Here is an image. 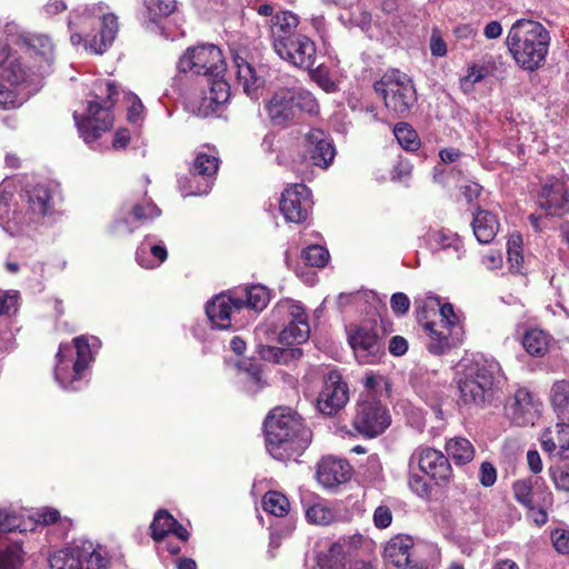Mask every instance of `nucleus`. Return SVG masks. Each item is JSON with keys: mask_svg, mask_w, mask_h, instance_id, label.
<instances>
[{"mask_svg": "<svg viewBox=\"0 0 569 569\" xmlns=\"http://www.w3.org/2000/svg\"><path fill=\"white\" fill-rule=\"evenodd\" d=\"M72 46H83L90 53L102 54L119 31L118 17L103 3L83 6L70 13L68 23Z\"/></svg>", "mask_w": 569, "mask_h": 569, "instance_id": "nucleus-1", "label": "nucleus"}, {"mask_svg": "<svg viewBox=\"0 0 569 569\" xmlns=\"http://www.w3.org/2000/svg\"><path fill=\"white\" fill-rule=\"evenodd\" d=\"M266 446L277 460L302 453L311 441V431L301 416L288 407L274 408L264 420Z\"/></svg>", "mask_w": 569, "mask_h": 569, "instance_id": "nucleus-2", "label": "nucleus"}, {"mask_svg": "<svg viewBox=\"0 0 569 569\" xmlns=\"http://www.w3.org/2000/svg\"><path fill=\"white\" fill-rule=\"evenodd\" d=\"M506 43L521 69L535 71L546 60L550 36L540 22L520 19L511 26Z\"/></svg>", "mask_w": 569, "mask_h": 569, "instance_id": "nucleus-3", "label": "nucleus"}, {"mask_svg": "<svg viewBox=\"0 0 569 569\" xmlns=\"http://www.w3.org/2000/svg\"><path fill=\"white\" fill-rule=\"evenodd\" d=\"M375 542L360 535L340 537L317 559L319 569H377Z\"/></svg>", "mask_w": 569, "mask_h": 569, "instance_id": "nucleus-4", "label": "nucleus"}, {"mask_svg": "<svg viewBox=\"0 0 569 569\" xmlns=\"http://www.w3.org/2000/svg\"><path fill=\"white\" fill-rule=\"evenodd\" d=\"M93 96L94 100L88 102L84 116L79 117L77 112L73 114L78 131L87 143L94 141L111 128L113 117L110 109L119 92L114 83L101 80L94 84Z\"/></svg>", "mask_w": 569, "mask_h": 569, "instance_id": "nucleus-5", "label": "nucleus"}, {"mask_svg": "<svg viewBox=\"0 0 569 569\" xmlns=\"http://www.w3.org/2000/svg\"><path fill=\"white\" fill-rule=\"evenodd\" d=\"M499 365L493 360L480 359L471 363L458 381V403L467 409L482 408L490 396Z\"/></svg>", "mask_w": 569, "mask_h": 569, "instance_id": "nucleus-6", "label": "nucleus"}, {"mask_svg": "<svg viewBox=\"0 0 569 569\" xmlns=\"http://www.w3.org/2000/svg\"><path fill=\"white\" fill-rule=\"evenodd\" d=\"M12 194L0 189V223L13 234L23 224H29L43 217L51 208V192L47 186L38 184L27 191L28 211L10 210Z\"/></svg>", "mask_w": 569, "mask_h": 569, "instance_id": "nucleus-7", "label": "nucleus"}, {"mask_svg": "<svg viewBox=\"0 0 569 569\" xmlns=\"http://www.w3.org/2000/svg\"><path fill=\"white\" fill-rule=\"evenodd\" d=\"M440 308V321H425L421 326L428 336L427 349L433 355L447 353L462 342L463 327L451 303L440 305L438 298H432Z\"/></svg>", "mask_w": 569, "mask_h": 569, "instance_id": "nucleus-8", "label": "nucleus"}, {"mask_svg": "<svg viewBox=\"0 0 569 569\" xmlns=\"http://www.w3.org/2000/svg\"><path fill=\"white\" fill-rule=\"evenodd\" d=\"M375 90L382 96L386 108L396 116H406L417 101L411 79L398 70L386 73L375 83Z\"/></svg>", "mask_w": 569, "mask_h": 569, "instance_id": "nucleus-9", "label": "nucleus"}, {"mask_svg": "<svg viewBox=\"0 0 569 569\" xmlns=\"http://www.w3.org/2000/svg\"><path fill=\"white\" fill-rule=\"evenodd\" d=\"M177 67L180 72L204 76L207 80L223 79L227 70L222 51L214 44L189 48Z\"/></svg>", "mask_w": 569, "mask_h": 569, "instance_id": "nucleus-10", "label": "nucleus"}, {"mask_svg": "<svg viewBox=\"0 0 569 569\" xmlns=\"http://www.w3.org/2000/svg\"><path fill=\"white\" fill-rule=\"evenodd\" d=\"M274 317L288 322L279 335V341L287 348L306 342L310 335V326L302 305L292 299L280 300L274 309Z\"/></svg>", "mask_w": 569, "mask_h": 569, "instance_id": "nucleus-11", "label": "nucleus"}, {"mask_svg": "<svg viewBox=\"0 0 569 569\" xmlns=\"http://www.w3.org/2000/svg\"><path fill=\"white\" fill-rule=\"evenodd\" d=\"M27 78L19 57L11 53L7 46L0 44V107L14 109L22 104L18 87Z\"/></svg>", "mask_w": 569, "mask_h": 569, "instance_id": "nucleus-12", "label": "nucleus"}, {"mask_svg": "<svg viewBox=\"0 0 569 569\" xmlns=\"http://www.w3.org/2000/svg\"><path fill=\"white\" fill-rule=\"evenodd\" d=\"M389 425V412L376 397L360 398L353 418V427L359 433L375 438L381 435Z\"/></svg>", "mask_w": 569, "mask_h": 569, "instance_id": "nucleus-13", "label": "nucleus"}, {"mask_svg": "<svg viewBox=\"0 0 569 569\" xmlns=\"http://www.w3.org/2000/svg\"><path fill=\"white\" fill-rule=\"evenodd\" d=\"M416 467L438 485L447 483L452 477L449 459L433 448L419 447L411 453L409 469L413 471Z\"/></svg>", "mask_w": 569, "mask_h": 569, "instance_id": "nucleus-14", "label": "nucleus"}, {"mask_svg": "<svg viewBox=\"0 0 569 569\" xmlns=\"http://www.w3.org/2000/svg\"><path fill=\"white\" fill-rule=\"evenodd\" d=\"M312 207L311 191L303 183L288 186L280 200V211L289 222L301 223L307 220Z\"/></svg>", "mask_w": 569, "mask_h": 569, "instance_id": "nucleus-15", "label": "nucleus"}, {"mask_svg": "<svg viewBox=\"0 0 569 569\" xmlns=\"http://www.w3.org/2000/svg\"><path fill=\"white\" fill-rule=\"evenodd\" d=\"M283 61L301 69L310 70L316 64L315 42L307 36L297 33L276 51Z\"/></svg>", "mask_w": 569, "mask_h": 569, "instance_id": "nucleus-16", "label": "nucleus"}, {"mask_svg": "<svg viewBox=\"0 0 569 569\" xmlns=\"http://www.w3.org/2000/svg\"><path fill=\"white\" fill-rule=\"evenodd\" d=\"M349 400L346 382L337 371H330L323 379V386L317 399L321 413L332 416L342 409Z\"/></svg>", "mask_w": 569, "mask_h": 569, "instance_id": "nucleus-17", "label": "nucleus"}, {"mask_svg": "<svg viewBox=\"0 0 569 569\" xmlns=\"http://www.w3.org/2000/svg\"><path fill=\"white\" fill-rule=\"evenodd\" d=\"M413 540L406 535L391 538L383 550L385 560L399 569H429L425 562L413 558Z\"/></svg>", "mask_w": 569, "mask_h": 569, "instance_id": "nucleus-18", "label": "nucleus"}, {"mask_svg": "<svg viewBox=\"0 0 569 569\" xmlns=\"http://www.w3.org/2000/svg\"><path fill=\"white\" fill-rule=\"evenodd\" d=\"M244 308V301L236 293H220L206 307V313L218 329H229L232 316Z\"/></svg>", "mask_w": 569, "mask_h": 569, "instance_id": "nucleus-19", "label": "nucleus"}, {"mask_svg": "<svg viewBox=\"0 0 569 569\" xmlns=\"http://www.w3.org/2000/svg\"><path fill=\"white\" fill-rule=\"evenodd\" d=\"M266 111L273 126L284 127L296 121L295 89L282 88L276 91L267 101Z\"/></svg>", "mask_w": 569, "mask_h": 569, "instance_id": "nucleus-20", "label": "nucleus"}, {"mask_svg": "<svg viewBox=\"0 0 569 569\" xmlns=\"http://www.w3.org/2000/svg\"><path fill=\"white\" fill-rule=\"evenodd\" d=\"M161 211L149 199L141 202L126 204L122 209V217L116 221L113 229L117 233H131L138 223H144L159 217Z\"/></svg>", "mask_w": 569, "mask_h": 569, "instance_id": "nucleus-21", "label": "nucleus"}, {"mask_svg": "<svg viewBox=\"0 0 569 569\" xmlns=\"http://www.w3.org/2000/svg\"><path fill=\"white\" fill-rule=\"evenodd\" d=\"M336 151L325 131L311 129L305 137V158L319 168L326 169L332 162Z\"/></svg>", "mask_w": 569, "mask_h": 569, "instance_id": "nucleus-22", "label": "nucleus"}, {"mask_svg": "<svg viewBox=\"0 0 569 569\" xmlns=\"http://www.w3.org/2000/svg\"><path fill=\"white\" fill-rule=\"evenodd\" d=\"M349 343L361 363H375L382 355V346L376 332L358 328L349 336Z\"/></svg>", "mask_w": 569, "mask_h": 569, "instance_id": "nucleus-23", "label": "nucleus"}, {"mask_svg": "<svg viewBox=\"0 0 569 569\" xmlns=\"http://www.w3.org/2000/svg\"><path fill=\"white\" fill-rule=\"evenodd\" d=\"M56 358L54 378L57 382L66 390H78L86 370H81L79 375L73 373V363L76 362L73 347L61 345Z\"/></svg>", "mask_w": 569, "mask_h": 569, "instance_id": "nucleus-24", "label": "nucleus"}, {"mask_svg": "<svg viewBox=\"0 0 569 569\" xmlns=\"http://www.w3.org/2000/svg\"><path fill=\"white\" fill-rule=\"evenodd\" d=\"M269 32V39L274 52L282 47V43L296 36L300 23L299 17L291 11L276 12L270 19L266 20Z\"/></svg>", "mask_w": 569, "mask_h": 569, "instance_id": "nucleus-25", "label": "nucleus"}, {"mask_svg": "<svg viewBox=\"0 0 569 569\" xmlns=\"http://www.w3.org/2000/svg\"><path fill=\"white\" fill-rule=\"evenodd\" d=\"M538 203L549 216H561L568 210V193L563 182L552 180L543 184Z\"/></svg>", "mask_w": 569, "mask_h": 569, "instance_id": "nucleus-26", "label": "nucleus"}, {"mask_svg": "<svg viewBox=\"0 0 569 569\" xmlns=\"http://www.w3.org/2000/svg\"><path fill=\"white\" fill-rule=\"evenodd\" d=\"M351 477V467L343 460L333 457H326L318 463L317 478L326 488L347 482Z\"/></svg>", "mask_w": 569, "mask_h": 569, "instance_id": "nucleus-27", "label": "nucleus"}, {"mask_svg": "<svg viewBox=\"0 0 569 569\" xmlns=\"http://www.w3.org/2000/svg\"><path fill=\"white\" fill-rule=\"evenodd\" d=\"M541 447L550 457L569 458V425L556 423L541 435Z\"/></svg>", "mask_w": 569, "mask_h": 569, "instance_id": "nucleus-28", "label": "nucleus"}, {"mask_svg": "<svg viewBox=\"0 0 569 569\" xmlns=\"http://www.w3.org/2000/svg\"><path fill=\"white\" fill-rule=\"evenodd\" d=\"M540 402L535 399L532 393L527 388H519L516 390L510 410L512 420L517 425L533 423L536 413L539 411Z\"/></svg>", "mask_w": 569, "mask_h": 569, "instance_id": "nucleus-29", "label": "nucleus"}, {"mask_svg": "<svg viewBox=\"0 0 569 569\" xmlns=\"http://www.w3.org/2000/svg\"><path fill=\"white\" fill-rule=\"evenodd\" d=\"M209 91L199 100L197 112L201 117L214 113L230 98V87L224 79L207 80Z\"/></svg>", "mask_w": 569, "mask_h": 569, "instance_id": "nucleus-30", "label": "nucleus"}, {"mask_svg": "<svg viewBox=\"0 0 569 569\" xmlns=\"http://www.w3.org/2000/svg\"><path fill=\"white\" fill-rule=\"evenodd\" d=\"M233 66L236 68L238 83L242 87L243 92L252 100H257L264 82L262 77L238 53L233 56Z\"/></svg>", "mask_w": 569, "mask_h": 569, "instance_id": "nucleus-31", "label": "nucleus"}, {"mask_svg": "<svg viewBox=\"0 0 569 569\" xmlns=\"http://www.w3.org/2000/svg\"><path fill=\"white\" fill-rule=\"evenodd\" d=\"M233 66L236 68L238 83L242 87L243 92L252 100H257L264 82L262 77L238 53L233 56Z\"/></svg>", "mask_w": 569, "mask_h": 569, "instance_id": "nucleus-32", "label": "nucleus"}, {"mask_svg": "<svg viewBox=\"0 0 569 569\" xmlns=\"http://www.w3.org/2000/svg\"><path fill=\"white\" fill-rule=\"evenodd\" d=\"M151 537L156 540H162L167 535L173 533L180 540L186 541L189 538L188 530L179 523L167 510H159L150 526Z\"/></svg>", "mask_w": 569, "mask_h": 569, "instance_id": "nucleus-33", "label": "nucleus"}, {"mask_svg": "<svg viewBox=\"0 0 569 569\" xmlns=\"http://www.w3.org/2000/svg\"><path fill=\"white\" fill-rule=\"evenodd\" d=\"M472 230L480 243H490L499 230V221L491 211L477 209L473 214Z\"/></svg>", "mask_w": 569, "mask_h": 569, "instance_id": "nucleus-34", "label": "nucleus"}, {"mask_svg": "<svg viewBox=\"0 0 569 569\" xmlns=\"http://www.w3.org/2000/svg\"><path fill=\"white\" fill-rule=\"evenodd\" d=\"M28 48L31 56L40 58L38 73L47 72L54 60V47L50 38L43 34H34L28 39Z\"/></svg>", "mask_w": 569, "mask_h": 569, "instance_id": "nucleus-35", "label": "nucleus"}, {"mask_svg": "<svg viewBox=\"0 0 569 569\" xmlns=\"http://www.w3.org/2000/svg\"><path fill=\"white\" fill-rule=\"evenodd\" d=\"M168 257L167 249L161 243H151L146 239L140 243L136 252L137 262L146 269L160 266Z\"/></svg>", "mask_w": 569, "mask_h": 569, "instance_id": "nucleus-36", "label": "nucleus"}, {"mask_svg": "<svg viewBox=\"0 0 569 569\" xmlns=\"http://www.w3.org/2000/svg\"><path fill=\"white\" fill-rule=\"evenodd\" d=\"M551 336L540 329L530 328L522 336V347L532 357H543L549 350Z\"/></svg>", "mask_w": 569, "mask_h": 569, "instance_id": "nucleus-37", "label": "nucleus"}, {"mask_svg": "<svg viewBox=\"0 0 569 569\" xmlns=\"http://www.w3.org/2000/svg\"><path fill=\"white\" fill-rule=\"evenodd\" d=\"M447 458L451 459L456 465L469 463L475 457V447L466 438L455 437L446 443Z\"/></svg>", "mask_w": 569, "mask_h": 569, "instance_id": "nucleus-38", "label": "nucleus"}, {"mask_svg": "<svg viewBox=\"0 0 569 569\" xmlns=\"http://www.w3.org/2000/svg\"><path fill=\"white\" fill-rule=\"evenodd\" d=\"M244 301V308L262 311L270 300L269 291L266 287L256 284L242 289L240 292H234Z\"/></svg>", "mask_w": 569, "mask_h": 569, "instance_id": "nucleus-39", "label": "nucleus"}, {"mask_svg": "<svg viewBox=\"0 0 569 569\" xmlns=\"http://www.w3.org/2000/svg\"><path fill=\"white\" fill-rule=\"evenodd\" d=\"M258 352L263 360L274 363H288L302 356L300 348H279L273 346H260Z\"/></svg>", "mask_w": 569, "mask_h": 569, "instance_id": "nucleus-40", "label": "nucleus"}, {"mask_svg": "<svg viewBox=\"0 0 569 569\" xmlns=\"http://www.w3.org/2000/svg\"><path fill=\"white\" fill-rule=\"evenodd\" d=\"M79 551L80 563L83 569H107L108 559L100 548H94L91 542L77 546Z\"/></svg>", "mask_w": 569, "mask_h": 569, "instance_id": "nucleus-41", "label": "nucleus"}, {"mask_svg": "<svg viewBox=\"0 0 569 569\" xmlns=\"http://www.w3.org/2000/svg\"><path fill=\"white\" fill-rule=\"evenodd\" d=\"M79 555L77 547L59 550L49 559L50 569H83Z\"/></svg>", "mask_w": 569, "mask_h": 569, "instance_id": "nucleus-42", "label": "nucleus"}, {"mask_svg": "<svg viewBox=\"0 0 569 569\" xmlns=\"http://www.w3.org/2000/svg\"><path fill=\"white\" fill-rule=\"evenodd\" d=\"M26 552L18 541L9 542L0 549V569H20Z\"/></svg>", "mask_w": 569, "mask_h": 569, "instance_id": "nucleus-43", "label": "nucleus"}, {"mask_svg": "<svg viewBox=\"0 0 569 569\" xmlns=\"http://www.w3.org/2000/svg\"><path fill=\"white\" fill-rule=\"evenodd\" d=\"M219 159L214 151H199L193 161L192 171L193 173L211 178L218 171Z\"/></svg>", "mask_w": 569, "mask_h": 569, "instance_id": "nucleus-44", "label": "nucleus"}, {"mask_svg": "<svg viewBox=\"0 0 569 569\" xmlns=\"http://www.w3.org/2000/svg\"><path fill=\"white\" fill-rule=\"evenodd\" d=\"M144 7L150 24H157L158 20L169 17L177 9L176 0H144Z\"/></svg>", "mask_w": 569, "mask_h": 569, "instance_id": "nucleus-45", "label": "nucleus"}, {"mask_svg": "<svg viewBox=\"0 0 569 569\" xmlns=\"http://www.w3.org/2000/svg\"><path fill=\"white\" fill-rule=\"evenodd\" d=\"M306 518L309 522L326 526L335 520L333 511L321 499H317L306 509Z\"/></svg>", "mask_w": 569, "mask_h": 569, "instance_id": "nucleus-46", "label": "nucleus"}, {"mask_svg": "<svg viewBox=\"0 0 569 569\" xmlns=\"http://www.w3.org/2000/svg\"><path fill=\"white\" fill-rule=\"evenodd\" d=\"M507 256L510 269L515 272H521L523 268L522 237L520 233L510 234L507 241Z\"/></svg>", "mask_w": 569, "mask_h": 569, "instance_id": "nucleus-47", "label": "nucleus"}, {"mask_svg": "<svg viewBox=\"0 0 569 569\" xmlns=\"http://www.w3.org/2000/svg\"><path fill=\"white\" fill-rule=\"evenodd\" d=\"M263 510L276 517H283L289 511L287 497L278 491H269L262 500Z\"/></svg>", "mask_w": 569, "mask_h": 569, "instance_id": "nucleus-48", "label": "nucleus"}, {"mask_svg": "<svg viewBox=\"0 0 569 569\" xmlns=\"http://www.w3.org/2000/svg\"><path fill=\"white\" fill-rule=\"evenodd\" d=\"M74 350L73 356L76 362L73 363V373L76 375L86 370L92 360L91 349L88 340L84 337H77L73 339Z\"/></svg>", "mask_w": 569, "mask_h": 569, "instance_id": "nucleus-49", "label": "nucleus"}, {"mask_svg": "<svg viewBox=\"0 0 569 569\" xmlns=\"http://www.w3.org/2000/svg\"><path fill=\"white\" fill-rule=\"evenodd\" d=\"M549 398L557 410H563L569 405V380H557L552 383Z\"/></svg>", "mask_w": 569, "mask_h": 569, "instance_id": "nucleus-50", "label": "nucleus"}, {"mask_svg": "<svg viewBox=\"0 0 569 569\" xmlns=\"http://www.w3.org/2000/svg\"><path fill=\"white\" fill-rule=\"evenodd\" d=\"M398 142L407 150H415L419 146L416 131L407 123H398L393 129Z\"/></svg>", "mask_w": 569, "mask_h": 569, "instance_id": "nucleus-51", "label": "nucleus"}, {"mask_svg": "<svg viewBox=\"0 0 569 569\" xmlns=\"http://www.w3.org/2000/svg\"><path fill=\"white\" fill-rule=\"evenodd\" d=\"M302 258L307 264L322 268L328 262L329 252L322 246L313 244L303 250Z\"/></svg>", "mask_w": 569, "mask_h": 569, "instance_id": "nucleus-52", "label": "nucleus"}, {"mask_svg": "<svg viewBox=\"0 0 569 569\" xmlns=\"http://www.w3.org/2000/svg\"><path fill=\"white\" fill-rule=\"evenodd\" d=\"M295 104L297 106V116L299 112L317 113L319 110L313 94L305 89L295 90Z\"/></svg>", "mask_w": 569, "mask_h": 569, "instance_id": "nucleus-53", "label": "nucleus"}, {"mask_svg": "<svg viewBox=\"0 0 569 569\" xmlns=\"http://www.w3.org/2000/svg\"><path fill=\"white\" fill-rule=\"evenodd\" d=\"M430 240L436 243L438 248L446 249L453 247L458 249L460 239L456 233L445 232L442 230L433 231L430 233Z\"/></svg>", "mask_w": 569, "mask_h": 569, "instance_id": "nucleus-54", "label": "nucleus"}, {"mask_svg": "<svg viewBox=\"0 0 569 569\" xmlns=\"http://www.w3.org/2000/svg\"><path fill=\"white\" fill-rule=\"evenodd\" d=\"M486 76L482 67L472 66L468 69L467 74L460 80V87L465 92H470L475 83L480 82Z\"/></svg>", "mask_w": 569, "mask_h": 569, "instance_id": "nucleus-55", "label": "nucleus"}, {"mask_svg": "<svg viewBox=\"0 0 569 569\" xmlns=\"http://www.w3.org/2000/svg\"><path fill=\"white\" fill-rule=\"evenodd\" d=\"M555 549L561 555H569V530L556 529L551 532Z\"/></svg>", "mask_w": 569, "mask_h": 569, "instance_id": "nucleus-56", "label": "nucleus"}, {"mask_svg": "<svg viewBox=\"0 0 569 569\" xmlns=\"http://www.w3.org/2000/svg\"><path fill=\"white\" fill-rule=\"evenodd\" d=\"M16 529H19L20 531L23 530L20 528L18 517L14 513L0 510V540L2 539L3 532L13 531Z\"/></svg>", "mask_w": 569, "mask_h": 569, "instance_id": "nucleus-57", "label": "nucleus"}, {"mask_svg": "<svg viewBox=\"0 0 569 569\" xmlns=\"http://www.w3.org/2000/svg\"><path fill=\"white\" fill-rule=\"evenodd\" d=\"M513 493L520 503L526 507H530L532 505L531 501V487L527 481H517L513 485Z\"/></svg>", "mask_w": 569, "mask_h": 569, "instance_id": "nucleus-58", "label": "nucleus"}, {"mask_svg": "<svg viewBox=\"0 0 569 569\" xmlns=\"http://www.w3.org/2000/svg\"><path fill=\"white\" fill-rule=\"evenodd\" d=\"M19 295L16 291H0V316L16 309Z\"/></svg>", "mask_w": 569, "mask_h": 569, "instance_id": "nucleus-59", "label": "nucleus"}, {"mask_svg": "<svg viewBox=\"0 0 569 569\" xmlns=\"http://www.w3.org/2000/svg\"><path fill=\"white\" fill-rule=\"evenodd\" d=\"M392 512L387 506H379L373 512V523L379 529H385L391 525Z\"/></svg>", "mask_w": 569, "mask_h": 569, "instance_id": "nucleus-60", "label": "nucleus"}, {"mask_svg": "<svg viewBox=\"0 0 569 569\" xmlns=\"http://www.w3.org/2000/svg\"><path fill=\"white\" fill-rule=\"evenodd\" d=\"M386 381H385V378L380 375H375V373H367L365 379H363V386L367 390V393L366 395H361V398L362 397H375V392L382 386L385 385Z\"/></svg>", "mask_w": 569, "mask_h": 569, "instance_id": "nucleus-61", "label": "nucleus"}, {"mask_svg": "<svg viewBox=\"0 0 569 569\" xmlns=\"http://www.w3.org/2000/svg\"><path fill=\"white\" fill-rule=\"evenodd\" d=\"M390 305L395 313L405 315L409 310L410 300L407 295L402 292H397L391 296Z\"/></svg>", "mask_w": 569, "mask_h": 569, "instance_id": "nucleus-62", "label": "nucleus"}, {"mask_svg": "<svg viewBox=\"0 0 569 569\" xmlns=\"http://www.w3.org/2000/svg\"><path fill=\"white\" fill-rule=\"evenodd\" d=\"M128 102L130 103L128 108V120L132 123L138 122L141 119L143 104L136 94H130L128 97Z\"/></svg>", "mask_w": 569, "mask_h": 569, "instance_id": "nucleus-63", "label": "nucleus"}, {"mask_svg": "<svg viewBox=\"0 0 569 569\" xmlns=\"http://www.w3.org/2000/svg\"><path fill=\"white\" fill-rule=\"evenodd\" d=\"M551 475L558 489L569 491V463L563 468L552 470Z\"/></svg>", "mask_w": 569, "mask_h": 569, "instance_id": "nucleus-64", "label": "nucleus"}]
</instances>
